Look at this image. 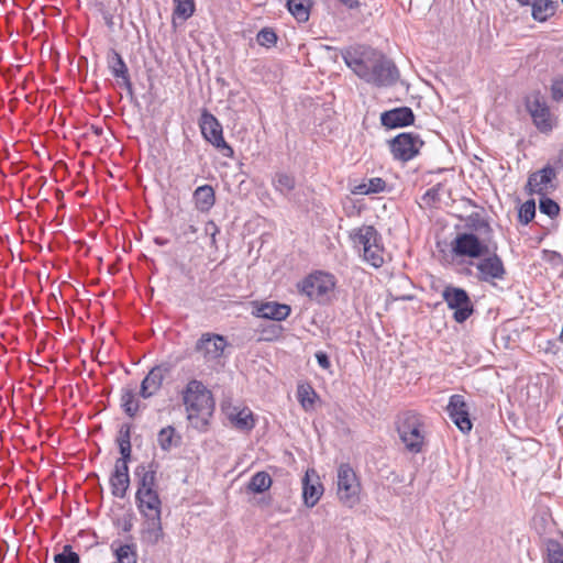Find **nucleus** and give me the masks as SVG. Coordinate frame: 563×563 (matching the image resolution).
<instances>
[{
  "label": "nucleus",
  "mask_w": 563,
  "mask_h": 563,
  "mask_svg": "<svg viewBox=\"0 0 563 563\" xmlns=\"http://www.w3.org/2000/svg\"><path fill=\"white\" fill-rule=\"evenodd\" d=\"M345 65L363 81L376 87H389L399 78L397 66L384 54L366 45L341 51Z\"/></svg>",
  "instance_id": "1"
},
{
  "label": "nucleus",
  "mask_w": 563,
  "mask_h": 563,
  "mask_svg": "<svg viewBox=\"0 0 563 563\" xmlns=\"http://www.w3.org/2000/svg\"><path fill=\"white\" fill-rule=\"evenodd\" d=\"M183 402L187 411V419L192 427L202 430L208 426L212 416L214 401L210 390L197 379H191L181 393Z\"/></svg>",
  "instance_id": "2"
},
{
  "label": "nucleus",
  "mask_w": 563,
  "mask_h": 563,
  "mask_svg": "<svg viewBox=\"0 0 563 563\" xmlns=\"http://www.w3.org/2000/svg\"><path fill=\"white\" fill-rule=\"evenodd\" d=\"M398 435L407 451L420 453L426 443L424 417L415 410H406L396 420Z\"/></svg>",
  "instance_id": "3"
},
{
  "label": "nucleus",
  "mask_w": 563,
  "mask_h": 563,
  "mask_svg": "<svg viewBox=\"0 0 563 563\" xmlns=\"http://www.w3.org/2000/svg\"><path fill=\"white\" fill-rule=\"evenodd\" d=\"M335 285L336 280L332 274L318 271L303 278L298 287L309 299L324 305L331 300Z\"/></svg>",
  "instance_id": "4"
},
{
  "label": "nucleus",
  "mask_w": 563,
  "mask_h": 563,
  "mask_svg": "<svg viewBox=\"0 0 563 563\" xmlns=\"http://www.w3.org/2000/svg\"><path fill=\"white\" fill-rule=\"evenodd\" d=\"M361 483L355 471L347 463L339 465L336 471V495L339 500L347 508L360 503Z\"/></svg>",
  "instance_id": "5"
},
{
  "label": "nucleus",
  "mask_w": 563,
  "mask_h": 563,
  "mask_svg": "<svg viewBox=\"0 0 563 563\" xmlns=\"http://www.w3.org/2000/svg\"><path fill=\"white\" fill-rule=\"evenodd\" d=\"M526 108L533 124L541 133H550L556 125V117L540 91H532L526 97Z\"/></svg>",
  "instance_id": "6"
},
{
  "label": "nucleus",
  "mask_w": 563,
  "mask_h": 563,
  "mask_svg": "<svg viewBox=\"0 0 563 563\" xmlns=\"http://www.w3.org/2000/svg\"><path fill=\"white\" fill-rule=\"evenodd\" d=\"M442 298L453 311V320L457 323L465 322L474 313V305L463 288L446 285L442 290Z\"/></svg>",
  "instance_id": "7"
},
{
  "label": "nucleus",
  "mask_w": 563,
  "mask_h": 563,
  "mask_svg": "<svg viewBox=\"0 0 563 563\" xmlns=\"http://www.w3.org/2000/svg\"><path fill=\"white\" fill-rule=\"evenodd\" d=\"M199 126L206 141L218 148L224 157H233L234 151L223 137L222 124L212 113L203 110L199 119Z\"/></svg>",
  "instance_id": "8"
},
{
  "label": "nucleus",
  "mask_w": 563,
  "mask_h": 563,
  "mask_svg": "<svg viewBox=\"0 0 563 563\" xmlns=\"http://www.w3.org/2000/svg\"><path fill=\"white\" fill-rule=\"evenodd\" d=\"M395 161L407 163L413 159L423 146V141L415 133H400L388 141Z\"/></svg>",
  "instance_id": "9"
},
{
  "label": "nucleus",
  "mask_w": 563,
  "mask_h": 563,
  "mask_svg": "<svg viewBox=\"0 0 563 563\" xmlns=\"http://www.w3.org/2000/svg\"><path fill=\"white\" fill-rule=\"evenodd\" d=\"M451 251L456 257L481 258L488 254V245L471 232L459 233L451 243Z\"/></svg>",
  "instance_id": "10"
},
{
  "label": "nucleus",
  "mask_w": 563,
  "mask_h": 563,
  "mask_svg": "<svg viewBox=\"0 0 563 563\" xmlns=\"http://www.w3.org/2000/svg\"><path fill=\"white\" fill-rule=\"evenodd\" d=\"M475 267L477 279L484 283L495 284L496 280H503L506 276L504 262L496 253L482 256Z\"/></svg>",
  "instance_id": "11"
},
{
  "label": "nucleus",
  "mask_w": 563,
  "mask_h": 563,
  "mask_svg": "<svg viewBox=\"0 0 563 563\" xmlns=\"http://www.w3.org/2000/svg\"><path fill=\"white\" fill-rule=\"evenodd\" d=\"M449 418L457 427L462 433H468L473 423L470 418L468 406L464 396L454 394L449 398V404L445 408Z\"/></svg>",
  "instance_id": "12"
},
{
  "label": "nucleus",
  "mask_w": 563,
  "mask_h": 563,
  "mask_svg": "<svg viewBox=\"0 0 563 563\" xmlns=\"http://www.w3.org/2000/svg\"><path fill=\"white\" fill-rule=\"evenodd\" d=\"M222 411L234 429L249 433L255 428V416L250 408L222 404Z\"/></svg>",
  "instance_id": "13"
},
{
  "label": "nucleus",
  "mask_w": 563,
  "mask_h": 563,
  "mask_svg": "<svg viewBox=\"0 0 563 563\" xmlns=\"http://www.w3.org/2000/svg\"><path fill=\"white\" fill-rule=\"evenodd\" d=\"M556 170L550 164L540 170L532 173L527 183V189L530 195L545 196L553 188V180L556 178Z\"/></svg>",
  "instance_id": "14"
},
{
  "label": "nucleus",
  "mask_w": 563,
  "mask_h": 563,
  "mask_svg": "<svg viewBox=\"0 0 563 563\" xmlns=\"http://www.w3.org/2000/svg\"><path fill=\"white\" fill-rule=\"evenodd\" d=\"M324 492L316 470L308 468L302 478V499L308 508L314 507Z\"/></svg>",
  "instance_id": "15"
},
{
  "label": "nucleus",
  "mask_w": 563,
  "mask_h": 563,
  "mask_svg": "<svg viewBox=\"0 0 563 563\" xmlns=\"http://www.w3.org/2000/svg\"><path fill=\"white\" fill-rule=\"evenodd\" d=\"M158 464L152 461L148 464H140L134 470V476L137 483L136 493H152L157 490L156 474Z\"/></svg>",
  "instance_id": "16"
},
{
  "label": "nucleus",
  "mask_w": 563,
  "mask_h": 563,
  "mask_svg": "<svg viewBox=\"0 0 563 563\" xmlns=\"http://www.w3.org/2000/svg\"><path fill=\"white\" fill-rule=\"evenodd\" d=\"M415 114L408 107L395 108L380 114V122L388 129L404 128L412 124Z\"/></svg>",
  "instance_id": "17"
},
{
  "label": "nucleus",
  "mask_w": 563,
  "mask_h": 563,
  "mask_svg": "<svg viewBox=\"0 0 563 563\" xmlns=\"http://www.w3.org/2000/svg\"><path fill=\"white\" fill-rule=\"evenodd\" d=\"M350 239L358 252H365L374 243L382 240L380 234L373 225H362L350 232Z\"/></svg>",
  "instance_id": "18"
},
{
  "label": "nucleus",
  "mask_w": 563,
  "mask_h": 563,
  "mask_svg": "<svg viewBox=\"0 0 563 563\" xmlns=\"http://www.w3.org/2000/svg\"><path fill=\"white\" fill-rule=\"evenodd\" d=\"M135 504L142 516L162 515V500L158 490L135 493Z\"/></svg>",
  "instance_id": "19"
},
{
  "label": "nucleus",
  "mask_w": 563,
  "mask_h": 563,
  "mask_svg": "<svg viewBox=\"0 0 563 563\" xmlns=\"http://www.w3.org/2000/svg\"><path fill=\"white\" fill-rule=\"evenodd\" d=\"M144 522L141 531L142 540L147 544L155 545L163 538L161 515L143 516Z\"/></svg>",
  "instance_id": "20"
},
{
  "label": "nucleus",
  "mask_w": 563,
  "mask_h": 563,
  "mask_svg": "<svg viewBox=\"0 0 563 563\" xmlns=\"http://www.w3.org/2000/svg\"><path fill=\"white\" fill-rule=\"evenodd\" d=\"M131 429L132 427L129 423H123L119 429L117 444L121 456L115 461L114 465L129 467V462L131 461L132 453Z\"/></svg>",
  "instance_id": "21"
},
{
  "label": "nucleus",
  "mask_w": 563,
  "mask_h": 563,
  "mask_svg": "<svg viewBox=\"0 0 563 563\" xmlns=\"http://www.w3.org/2000/svg\"><path fill=\"white\" fill-rule=\"evenodd\" d=\"M109 483L112 495L118 498H124L130 486L129 467L114 465Z\"/></svg>",
  "instance_id": "22"
},
{
  "label": "nucleus",
  "mask_w": 563,
  "mask_h": 563,
  "mask_svg": "<svg viewBox=\"0 0 563 563\" xmlns=\"http://www.w3.org/2000/svg\"><path fill=\"white\" fill-rule=\"evenodd\" d=\"M521 5H531L532 18L545 22L555 13L556 4L552 0H517Z\"/></svg>",
  "instance_id": "23"
},
{
  "label": "nucleus",
  "mask_w": 563,
  "mask_h": 563,
  "mask_svg": "<svg viewBox=\"0 0 563 563\" xmlns=\"http://www.w3.org/2000/svg\"><path fill=\"white\" fill-rule=\"evenodd\" d=\"M291 312V308L286 303L267 301L257 308V316L264 319L282 321Z\"/></svg>",
  "instance_id": "24"
},
{
  "label": "nucleus",
  "mask_w": 563,
  "mask_h": 563,
  "mask_svg": "<svg viewBox=\"0 0 563 563\" xmlns=\"http://www.w3.org/2000/svg\"><path fill=\"white\" fill-rule=\"evenodd\" d=\"M192 199L198 211L209 212L216 203V194L212 186H199L194 191Z\"/></svg>",
  "instance_id": "25"
},
{
  "label": "nucleus",
  "mask_w": 563,
  "mask_h": 563,
  "mask_svg": "<svg viewBox=\"0 0 563 563\" xmlns=\"http://www.w3.org/2000/svg\"><path fill=\"white\" fill-rule=\"evenodd\" d=\"M227 340L220 334L205 333L198 340L197 352H224Z\"/></svg>",
  "instance_id": "26"
},
{
  "label": "nucleus",
  "mask_w": 563,
  "mask_h": 563,
  "mask_svg": "<svg viewBox=\"0 0 563 563\" xmlns=\"http://www.w3.org/2000/svg\"><path fill=\"white\" fill-rule=\"evenodd\" d=\"M111 550L117 559L115 563H137V552L134 543L124 544L115 540L111 543Z\"/></svg>",
  "instance_id": "27"
},
{
  "label": "nucleus",
  "mask_w": 563,
  "mask_h": 563,
  "mask_svg": "<svg viewBox=\"0 0 563 563\" xmlns=\"http://www.w3.org/2000/svg\"><path fill=\"white\" fill-rule=\"evenodd\" d=\"M387 188V183L382 177H372L364 179L361 184L356 185L352 189L354 195L371 196L384 192Z\"/></svg>",
  "instance_id": "28"
},
{
  "label": "nucleus",
  "mask_w": 563,
  "mask_h": 563,
  "mask_svg": "<svg viewBox=\"0 0 563 563\" xmlns=\"http://www.w3.org/2000/svg\"><path fill=\"white\" fill-rule=\"evenodd\" d=\"M120 406L124 413L130 418H134L137 415L141 408V402L136 397V393L133 388L123 387L121 389Z\"/></svg>",
  "instance_id": "29"
},
{
  "label": "nucleus",
  "mask_w": 563,
  "mask_h": 563,
  "mask_svg": "<svg viewBox=\"0 0 563 563\" xmlns=\"http://www.w3.org/2000/svg\"><path fill=\"white\" fill-rule=\"evenodd\" d=\"M272 186L276 192L288 197L296 187L295 176L286 172H276L272 177Z\"/></svg>",
  "instance_id": "30"
},
{
  "label": "nucleus",
  "mask_w": 563,
  "mask_h": 563,
  "mask_svg": "<svg viewBox=\"0 0 563 563\" xmlns=\"http://www.w3.org/2000/svg\"><path fill=\"white\" fill-rule=\"evenodd\" d=\"M289 13L300 23L307 22L310 16L311 0H287Z\"/></svg>",
  "instance_id": "31"
},
{
  "label": "nucleus",
  "mask_w": 563,
  "mask_h": 563,
  "mask_svg": "<svg viewBox=\"0 0 563 563\" xmlns=\"http://www.w3.org/2000/svg\"><path fill=\"white\" fill-rule=\"evenodd\" d=\"M297 398L301 407L306 410H312L316 401L319 398L316 390L308 383L299 384L297 387Z\"/></svg>",
  "instance_id": "32"
},
{
  "label": "nucleus",
  "mask_w": 563,
  "mask_h": 563,
  "mask_svg": "<svg viewBox=\"0 0 563 563\" xmlns=\"http://www.w3.org/2000/svg\"><path fill=\"white\" fill-rule=\"evenodd\" d=\"M272 483V477L267 472H256L247 483L246 489L253 494H261L268 490Z\"/></svg>",
  "instance_id": "33"
},
{
  "label": "nucleus",
  "mask_w": 563,
  "mask_h": 563,
  "mask_svg": "<svg viewBox=\"0 0 563 563\" xmlns=\"http://www.w3.org/2000/svg\"><path fill=\"white\" fill-rule=\"evenodd\" d=\"M363 260L375 268L383 266L384 260V246L382 240L374 243L368 250L362 253Z\"/></svg>",
  "instance_id": "34"
},
{
  "label": "nucleus",
  "mask_w": 563,
  "mask_h": 563,
  "mask_svg": "<svg viewBox=\"0 0 563 563\" xmlns=\"http://www.w3.org/2000/svg\"><path fill=\"white\" fill-rule=\"evenodd\" d=\"M110 70L114 77L122 78L123 80H125L128 85H130L129 70L126 64L124 63L122 56L115 51L112 52V62L110 63Z\"/></svg>",
  "instance_id": "35"
},
{
  "label": "nucleus",
  "mask_w": 563,
  "mask_h": 563,
  "mask_svg": "<svg viewBox=\"0 0 563 563\" xmlns=\"http://www.w3.org/2000/svg\"><path fill=\"white\" fill-rule=\"evenodd\" d=\"M175 433L176 430L173 426H167L161 429V431L157 434V443L163 451H170V449L174 445Z\"/></svg>",
  "instance_id": "36"
},
{
  "label": "nucleus",
  "mask_w": 563,
  "mask_h": 563,
  "mask_svg": "<svg viewBox=\"0 0 563 563\" xmlns=\"http://www.w3.org/2000/svg\"><path fill=\"white\" fill-rule=\"evenodd\" d=\"M175 9L174 15L188 20L192 16L195 12V1L194 0H174Z\"/></svg>",
  "instance_id": "37"
},
{
  "label": "nucleus",
  "mask_w": 563,
  "mask_h": 563,
  "mask_svg": "<svg viewBox=\"0 0 563 563\" xmlns=\"http://www.w3.org/2000/svg\"><path fill=\"white\" fill-rule=\"evenodd\" d=\"M539 209L551 219L556 218L560 213V206L553 199L547 197V195L541 196Z\"/></svg>",
  "instance_id": "38"
},
{
  "label": "nucleus",
  "mask_w": 563,
  "mask_h": 563,
  "mask_svg": "<svg viewBox=\"0 0 563 563\" xmlns=\"http://www.w3.org/2000/svg\"><path fill=\"white\" fill-rule=\"evenodd\" d=\"M55 563H80V556L76 553L71 545L65 544L63 551L54 555Z\"/></svg>",
  "instance_id": "39"
},
{
  "label": "nucleus",
  "mask_w": 563,
  "mask_h": 563,
  "mask_svg": "<svg viewBox=\"0 0 563 563\" xmlns=\"http://www.w3.org/2000/svg\"><path fill=\"white\" fill-rule=\"evenodd\" d=\"M536 214V202L534 200H528L523 202L519 208L518 218L519 221L527 225Z\"/></svg>",
  "instance_id": "40"
},
{
  "label": "nucleus",
  "mask_w": 563,
  "mask_h": 563,
  "mask_svg": "<svg viewBox=\"0 0 563 563\" xmlns=\"http://www.w3.org/2000/svg\"><path fill=\"white\" fill-rule=\"evenodd\" d=\"M549 563H563V548L554 540H549L547 544Z\"/></svg>",
  "instance_id": "41"
},
{
  "label": "nucleus",
  "mask_w": 563,
  "mask_h": 563,
  "mask_svg": "<svg viewBox=\"0 0 563 563\" xmlns=\"http://www.w3.org/2000/svg\"><path fill=\"white\" fill-rule=\"evenodd\" d=\"M152 387L154 390H158L161 388L163 382V374L159 367L153 368L142 380Z\"/></svg>",
  "instance_id": "42"
},
{
  "label": "nucleus",
  "mask_w": 563,
  "mask_h": 563,
  "mask_svg": "<svg viewBox=\"0 0 563 563\" xmlns=\"http://www.w3.org/2000/svg\"><path fill=\"white\" fill-rule=\"evenodd\" d=\"M256 40L260 45L269 47L276 43L277 35L271 29H263L257 33Z\"/></svg>",
  "instance_id": "43"
},
{
  "label": "nucleus",
  "mask_w": 563,
  "mask_h": 563,
  "mask_svg": "<svg viewBox=\"0 0 563 563\" xmlns=\"http://www.w3.org/2000/svg\"><path fill=\"white\" fill-rule=\"evenodd\" d=\"M551 98L555 102L563 100V77H555L551 82Z\"/></svg>",
  "instance_id": "44"
},
{
  "label": "nucleus",
  "mask_w": 563,
  "mask_h": 563,
  "mask_svg": "<svg viewBox=\"0 0 563 563\" xmlns=\"http://www.w3.org/2000/svg\"><path fill=\"white\" fill-rule=\"evenodd\" d=\"M205 233L211 238V245L214 246L217 244V235L220 233V229L214 221L209 220L206 223Z\"/></svg>",
  "instance_id": "45"
},
{
  "label": "nucleus",
  "mask_w": 563,
  "mask_h": 563,
  "mask_svg": "<svg viewBox=\"0 0 563 563\" xmlns=\"http://www.w3.org/2000/svg\"><path fill=\"white\" fill-rule=\"evenodd\" d=\"M157 390H154L144 382L141 383L140 396L144 399L152 397Z\"/></svg>",
  "instance_id": "46"
},
{
  "label": "nucleus",
  "mask_w": 563,
  "mask_h": 563,
  "mask_svg": "<svg viewBox=\"0 0 563 563\" xmlns=\"http://www.w3.org/2000/svg\"><path fill=\"white\" fill-rule=\"evenodd\" d=\"M316 356H317L318 364L322 368L330 369L331 363H330L329 354H316Z\"/></svg>",
  "instance_id": "47"
},
{
  "label": "nucleus",
  "mask_w": 563,
  "mask_h": 563,
  "mask_svg": "<svg viewBox=\"0 0 563 563\" xmlns=\"http://www.w3.org/2000/svg\"><path fill=\"white\" fill-rule=\"evenodd\" d=\"M25 356L27 357V363L34 366H38L40 368L44 367V365L40 363L41 354H25ZM45 368L47 369L46 366Z\"/></svg>",
  "instance_id": "48"
},
{
  "label": "nucleus",
  "mask_w": 563,
  "mask_h": 563,
  "mask_svg": "<svg viewBox=\"0 0 563 563\" xmlns=\"http://www.w3.org/2000/svg\"><path fill=\"white\" fill-rule=\"evenodd\" d=\"M198 231L197 227L194 225V224H188L184 231V234L185 235H188V234H196Z\"/></svg>",
  "instance_id": "49"
},
{
  "label": "nucleus",
  "mask_w": 563,
  "mask_h": 563,
  "mask_svg": "<svg viewBox=\"0 0 563 563\" xmlns=\"http://www.w3.org/2000/svg\"><path fill=\"white\" fill-rule=\"evenodd\" d=\"M131 529H132V522H131V520H124L123 526H122V530H123L124 532H130V531H131Z\"/></svg>",
  "instance_id": "50"
},
{
  "label": "nucleus",
  "mask_w": 563,
  "mask_h": 563,
  "mask_svg": "<svg viewBox=\"0 0 563 563\" xmlns=\"http://www.w3.org/2000/svg\"><path fill=\"white\" fill-rule=\"evenodd\" d=\"M93 355H96V360H98L99 362H103L104 360H108V356L110 354H100V353L90 354L91 357H93Z\"/></svg>",
  "instance_id": "51"
},
{
  "label": "nucleus",
  "mask_w": 563,
  "mask_h": 563,
  "mask_svg": "<svg viewBox=\"0 0 563 563\" xmlns=\"http://www.w3.org/2000/svg\"><path fill=\"white\" fill-rule=\"evenodd\" d=\"M154 242L157 244V245H165L167 244V240L163 239V238H155Z\"/></svg>",
  "instance_id": "52"
},
{
  "label": "nucleus",
  "mask_w": 563,
  "mask_h": 563,
  "mask_svg": "<svg viewBox=\"0 0 563 563\" xmlns=\"http://www.w3.org/2000/svg\"><path fill=\"white\" fill-rule=\"evenodd\" d=\"M554 257H556L559 261H562V257L559 253H554Z\"/></svg>",
  "instance_id": "53"
},
{
  "label": "nucleus",
  "mask_w": 563,
  "mask_h": 563,
  "mask_svg": "<svg viewBox=\"0 0 563 563\" xmlns=\"http://www.w3.org/2000/svg\"><path fill=\"white\" fill-rule=\"evenodd\" d=\"M562 3H563V0H562Z\"/></svg>",
  "instance_id": "54"
}]
</instances>
